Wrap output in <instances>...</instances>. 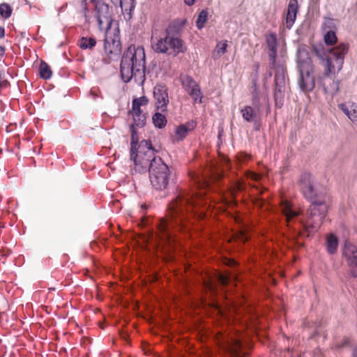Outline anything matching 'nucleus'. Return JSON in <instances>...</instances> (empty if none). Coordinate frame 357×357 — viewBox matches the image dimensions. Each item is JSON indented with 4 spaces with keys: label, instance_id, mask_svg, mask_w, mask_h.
I'll list each match as a JSON object with an SVG mask.
<instances>
[{
    "label": "nucleus",
    "instance_id": "16",
    "mask_svg": "<svg viewBox=\"0 0 357 357\" xmlns=\"http://www.w3.org/2000/svg\"><path fill=\"white\" fill-rule=\"evenodd\" d=\"M186 23V20H176L171 22L165 30V33L176 38H181V33Z\"/></svg>",
    "mask_w": 357,
    "mask_h": 357
},
{
    "label": "nucleus",
    "instance_id": "12",
    "mask_svg": "<svg viewBox=\"0 0 357 357\" xmlns=\"http://www.w3.org/2000/svg\"><path fill=\"white\" fill-rule=\"evenodd\" d=\"M342 255L349 266H357V248L349 241H345L342 247Z\"/></svg>",
    "mask_w": 357,
    "mask_h": 357
},
{
    "label": "nucleus",
    "instance_id": "44",
    "mask_svg": "<svg viewBox=\"0 0 357 357\" xmlns=\"http://www.w3.org/2000/svg\"><path fill=\"white\" fill-rule=\"evenodd\" d=\"M257 177H258V176H257V175L254 174H252V179H255H255H257Z\"/></svg>",
    "mask_w": 357,
    "mask_h": 357
},
{
    "label": "nucleus",
    "instance_id": "18",
    "mask_svg": "<svg viewBox=\"0 0 357 357\" xmlns=\"http://www.w3.org/2000/svg\"><path fill=\"white\" fill-rule=\"evenodd\" d=\"M243 119L249 123L253 122L256 116L260 113L252 106L247 105L241 109Z\"/></svg>",
    "mask_w": 357,
    "mask_h": 357
},
{
    "label": "nucleus",
    "instance_id": "3",
    "mask_svg": "<svg viewBox=\"0 0 357 357\" xmlns=\"http://www.w3.org/2000/svg\"><path fill=\"white\" fill-rule=\"evenodd\" d=\"M314 50L325 68L324 74L319 77L318 82L326 93L333 96L339 91V81L335 80L333 75L342 68L349 44L340 43L335 47H314Z\"/></svg>",
    "mask_w": 357,
    "mask_h": 357
},
{
    "label": "nucleus",
    "instance_id": "39",
    "mask_svg": "<svg viewBox=\"0 0 357 357\" xmlns=\"http://www.w3.org/2000/svg\"><path fill=\"white\" fill-rule=\"evenodd\" d=\"M8 84V82L7 80H3V81L0 80V89L2 87L6 86Z\"/></svg>",
    "mask_w": 357,
    "mask_h": 357
},
{
    "label": "nucleus",
    "instance_id": "28",
    "mask_svg": "<svg viewBox=\"0 0 357 357\" xmlns=\"http://www.w3.org/2000/svg\"><path fill=\"white\" fill-rule=\"evenodd\" d=\"M133 123L131 125H134V128H142L146 123V116L144 114H132Z\"/></svg>",
    "mask_w": 357,
    "mask_h": 357
},
{
    "label": "nucleus",
    "instance_id": "38",
    "mask_svg": "<svg viewBox=\"0 0 357 357\" xmlns=\"http://www.w3.org/2000/svg\"><path fill=\"white\" fill-rule=\"evenodd\" d=\"M5 36V29L3 27L0 26V38H3Z\"/></svg>",
    "mask_w": 357,
    "mask_h": 357
},
{
    "label": "nucleus",
    "instance_id": "2",
    "mask_svg": "<svg viewBox=\"0 0 357 357\" xmlns=\"http://www.w3.org/2000/svg\"><path fill=\"white\" fill-rule=\"evenodd\" d=\"M300 185L304 197L311 202L305 215L295 210L288 200L283 199L280 203L283 224L292 232V238L303 235L304 231L308 236L311 231L320 227L328 210L326 194L317 188L310 173L301 174Z\"/></svg>",
    "mask_w": 357,
    "mask_h": 357
},
{
    "label": "nucleus",
    "instance_id": "13",
    "mask_svg": "<svg viewBox=\"0 0 357 357\" xmlns=\"http://www.w3.org/2000/svg\"><path fill=\"white\" fill-rule=\"evenodd\" d=\"M104 49L107 54H119L121 51V44L119 36H107L105 39Z\"/></svg>",
    "mask_w": 357,
    "mask_h": 357
},
{
    "label": "nucleus",
    "instance_id": "24",
    "mask_svg": "<svg viewBox=\"0 0 357 357\" xmlns=\"http://www.w3.org/2000/svg\"><path fill=\"white\" fill-rule=\"evenodd\" d=\"M130 129L131 132L130 152H132L137 149L139 144V137L135 128H134V125H130Z\"/></svg>",
    "mask_w": 357,
    "mask_h": 357
},
{
    "label": "nucleus",
    "instance_id": "21",
    "mask_svg": "<svg viewBox=\"0 0 357 357\" xmlns=\"http://www.w3.org/2000/svg\"><path fill=\"white\" fill-rule=\"evenodd\" d=\"M114 4H119L122 10H129L131 13L135 8V0H111Z\"/></svg>",
    "mask_w": 357,
    "mask_h": 357
},
{
    "label": "nucleus",
    "instance_id": "45",
    "mask_svg": "<svg viewBox=\"0 0 357 357\" xmlns=\"http://www.w3.org/2000/svg\"><path fill=\"white\" fill-rule=\"evenodd\" d=\"M142 208L145 210L146 208V205L145 204H142Z\"/></svg>",
    "mask_w": 357,
    "mask_h": 357
},
{
    "label": "nucleus",
    "instance_id": "19",
    "mask_svg": "<svg viewBox=\"0 0 357 357\" xmlns=\"http://www.w3.org/2000/svg\"><path fill=\"white\" fill-rule=\"evenodd\" d=\"M338 246V238L336 236L331 234L328 236L326 241L327 252L330 255H334L337 252Z\"/></svg>",
    "mask_w": 357,
    "mask_h": 357
},
{
    "label": "nucleus",
    "instance_id": "6",
    "mask_svg": "<svg viewBox=\"0 0 357 357\" xmlns=\"http://www.w3.org/2000/svg\"><path fill=\"white\" fill-rule=\"evenodd\" d=\"M296 69L299 74L298 85L301 91H311L315 86V79L313 75L314 65L309 56L308 48L306 45H299L296 50Z\"/></svg>",
    "mask_w": 357,
    "mask_h": 357
},
{
    "label": "nucleus",
    "instance_id": "34",
    "mask_svg": "<svg viewBox=\"0 0 357 357\" xmlns=\"http://www.w3.org/2000/svg\"><path fill=\"white\" fill-rule=\"evenodd\" d=\"M203 285H204V289L206 291H210L211 293H215V285L213 282L212 280H204Z\"/></svg>",
    "mask_w": 357,
    "mask_h": 357
},
{
    "label": "nucleus",
    "instance_id": "47",
    "mask_svg": "<svg viewBox=\"0 0 357 357\" xmlns=\"http://www.w3.org/2000/svg\"><path fill=\"white\" fill-rule=\"evenodd\" d=\"M269 77H271L272 76V73H270L269 75H268Z\"/></svg>",
    "mask_w": 357,
    "mask_h": 357
},
{
    "label": "nucleus",
    "instance_id": "15",
    "mask_svg": "<svg viewBox=\"0 0 357 357\" xmlns=\"http://www.w3.org/2000/svg\"><path fill=\"white\" fill-rule=\"evenodd\" d=\"M298 12V3L297 0H289L286 17L285 25L287 29H291L293 26L296 19L297 13Z\"/></svg>",
    "mask_w": 357,
    "mask_h": 357
},
{
    "label": "nucleus",
    "instance_id": "35",
    "mask_svg": "<svg viewBox=\"0 0 357 357\" xmlns=\"http://www.w3.org/2000/svg\"><path fill=\"white\" fill-rule=\"evenodd\" d=\"M132 102H137L138 103V106L140 107L141 106L148 103V99L146 96H142L140 98H134Z\"/></svg>",
    "mask_w": 357,
    "mask_h": 357
},
{
    "label": "nucleus",
    "instance_id": "10",
    "mask_svg": "<svg viewBox=\"0 0 357 357\" xmlns=\"http://www.w3.org/2000/svg\"><path fill=\"white\" fill-rule=\"evenodd\" d=\"M252 107L259 113L264 107H266L267 113L270 112L269 100L268 96L259 90L256 82H253L251 91Z\"/></svg>",
    "mask_w": 357,
    "mask_h": 357
},
{
    "label": "nucleus",
    "instance_id": "11",
    "mask_svg": "<svg viewBox=\"0 0 357 357\" xmlns=\"http://www.w3.org/2000/svg\"><path fill=\"white\" fill-rule=\"evenodd\" d=\"M153 97L155 100V107L162 112L166 110L169 102L167 87L163 84H158L153 89Z\"/></svg>",
    "mask_w": 357,
    "mask_h": 357
},
{
    "label": "nucleus",
    "instance_id": "22",
    "mask_svg": "<svg viewBox=\"0 0 357 357\" xmlns=\"http://www.w3.org/2000/svg\"><path fill=\"white\" fill-rule=\"evenodd\" d=\"M153 123L155 127L162 129L167 124V119L165 115L160 112H155L152 117Z\"/></svg>",
    "mask_w": 357,
    "mask_h": 357
},
{
    "label": "nucleus",
    "instance_id": "14",
    "mask_svg": "<svg viewBox=\"0 0 357 357\" xmlns=\"http://www.w3.org/2000/svg\"><path fill=\"white\" fill-rule=\"evenodd\" d=\"M97 20L101 27L104 24L109 25L112 22L109 6L105 3H98L96 6Z\"/></svg>",
    "mask_w": 357,
    "mask_h": 357
},
{
    "label": "nucleus",
    "instance_id": "26",
    "mask_svg": "<svg viewBox=\"0 0 357 357\" xmlns=\"http://www.w3.org/2000/svg\"><path fill=\"white\" fill-rule=\"evenodd\" d=\"M208 20V12L202 10L198 15L196 20V26L198 29H202Z\"/></svg>",
    "mask_w": 357,
    "mask_h": 357
},
{
    "label": "nucleus",
    "instance_id": "43",
    "mask_svg": "<svg viewBox=\"0 0 357 357\" xmlns=\"http://www.w3.org/2000/svg\"><path fill=\"white\" fill-rule=\"evenodd\" d=\"M5 53V47L0 46V55H3Z\"/></svg>",
    "mask_w": 357,
    "mask_h": 357
},
{
    "label": "nucleus",
    "instance_id": "25",
    "mask_svg": "<svg viewBox=\"0 0 357 357\" xmlns=\"http://www.w3.org/2000/svg\"><path fill=\"white\" fill-rule=\"evenodd\" d=\"M338 107L351 121L354 122L357 121V112L355 109L349 110L344 103L340 104Z\"/></svg>",
    "mask_w": 357,
    "mask_h": 357
},
{
    "label": "nucleus",
    "instance_id": "8",
    "mask_svg": "<svg viewBox=\"0 0 357 357\" xmlns=\"http://www.w3.org/2000/svg\"><path fill=\"white\" fill-rule=\"evenodd\" d=\"M151 47L156 53L172 56L183 54L187 50L185 42L181 38L168 36L165 33L164 36L159 39L151 38Z\"/></svg>",
    "mask_w": 357,
    "mask_h": 357
},
{
    "label": "nucleus",
    "instance_id": "40",
    "mask_svg": "<svg viewBox=\"0 0 357 357\" xmlns=\"http://www.w3.org/2000/svg\"><path fill=\"white\" fill-rule=\"evenodd\" d=\"M184 2L188 6H192L195 3V0H184Z\"/></svg>",
    "mask_w": 357,
    "mask_h": 357
},
{
    "label": "nucleus",
    "instance_id": "46",
    "mask_svg": "<svg viewBox=\"0 0 357 357\" xmlns=\"http://www.w3.org/2000/svg\"><path fill=\"white\" fill-rule=\"evenodd\" d=\"M1 77H2V73H0V79H1Z\"/></svg>",
    "mask_w": 357,
    "mask_h": 357
},
{
    "label": "nucleus",
    "instance_id": "31",
    "mask_svg": "<svg viewBox=\"0 0 357 357\" xmlns=\"http://www.w3.org/2000/svg\"><path fill=\"white\" fill-rule=\"evenodd\" d=\"M245 185L243 183V181L238 180L234 184V186H233V188H232V189L231 190V194L234 197V194L236 192L243 191V190H245Z\"/></svg>",
    "mask_w": 357,
    "mask_h": 357
},
{
    "label": "nucleus",
    "instance_id": "41",
    "mask_svg": "<svg viewBox=\"0 0 357 357\" xmlns=\"http://www.w3.org/2000/svg\"><path fill=\"white\" fill-rule=\"evenodd\" d=\"M352 357H357V347L353 349Z\"/></svg>",
    "mask_w": 357,
    "mask_h": 357
},
{
    "label": "nucleus",
    "instance_id": "29",
    "mask_svg": "<svg viewBox=\"0 0 357 357\" xmlns=\"http://www.w3.org/2000/svg\"><path fill=\"white\" fill-rule=\"evenodd\" d=\"M12 8L10 6L6 3H3L0 4V15L5 18L8 19L11 16L12 14Z\"/></svg>",
    "mask_w": 357,
    "mask_h": 357
},
{
    "label": "nucleus",
    "instance_id": "23",
    "mask_svg": "<svg viewBox=\"0 0 357 357\" xmlns=\"http://www.w3.org/2000/svg\"><path fill=\"white\" fill-rule=\"evenodd\" d=\"M40 77L44 79L51 78L52 73L49 65L45 61H41L39 66Z\"/></svg>",
    "mask_w": 357,
    "mask_h": 357
},
{
    "label": "nucleus",
    "instance_id": "36",
    "mask_svg": "<svg viewBox=\"0 0 357 357\" xmlns=\"http://www.w3.org/2000/svg\"><path fill=\"white\" fill-rule=\"evenodd\" d=\"M132 114H142V110L140 107L138 106V103L137 102H132Z\"/></svg>",
    "mask_w": 357,
    "mask_h": 357
},
{
    "label": "nucleus",
    "instance_id": "5",
    "mask_svg": "<svg viewBox=\"0 0 357 357\" xmlns=\"http://www.w3.org/2000/svg\"><path fill=\"white\" fill-rule=\"evenodd\" d=\"M266 43L268 50L269 66L275 70L274 99L275 106L280 108L283 105L286 90L287 70L283 61L277 60L278 39L274 33L266 36Z\"/></svg>",
    "mask_w": 357,
    "mask_h": 357
},
{
    "label": "nucleus",
    "instance_id": "1",
    "mask_svg": "<svg viewBox=\"0 0 357 357\" xmlns=\"http://www.w3.org/2000/svg\"><path fill=\"white\" fill-rule=\"evenodd\" d=\"M222 175L216 172L210 179L206 177L197 181L199 192H180L169 205V218H162L157 225V231H149L146 238L148 245L156 251L170 254L177 242V231L188 233L191 230L192 218L204 219L206 216L208 202L206 192L213 186L212 181H218Z\"/></svg>",
    "mask_w": 357,
    "mask_h": 357
},
{
    "label": "nucleus",
    "instance_id": "9",
    "mask_svg": "<svg viewBox=\"0 0 357 357\" xmlns=\"http://www.w3.org/2000/svg\"><path fill=\"white\" fill-rule=\"evenodd\" d=\"M154 162L152 168L148 172L149 179L153 188L157 190H165L170 181L171 173L169 167L162 160Z\"/></svg>",
    "mask_w": 357,
    "mask_h": 357
},
{
    "label": "nucleus",
    "instance_id": "33",
    "mask_svg": "<svg viewBox=\"0 0 357 357\" xmlns=\"http://www.w3.org/2000/svg\"><path fill=\"white\" fill-rule=\"evenodd\" d=\"M227 41L219 43L216 46V51L219 55H223L227 52Z\"/></svg>",
    "mask_w": 357,
    "mask_h": 357
},
{
    "label": "nucleus",
    "instance_id": "4",
    "mask_svg": "<svg viewBox=\"0 0 357 357\" xmlns=\"http://www.w3.org/2000/svg\"><path fill=\"white\" fill-rule=\"evenodd\" d=\"M146 56L142 46L130 45L123 52L121 63L120 73L125 83L134 79L135 82L142 86L146 79Z\"/></svg>",
    "mask_w": 357,
    "mask_h": 357
},
{
    "label": "nucleus",
    "instance_id": "27",
    "mask_svg": "<svg viewBox=\"0 0 357 357\" xmlns=\"http://www.w3.org/2000/svg\"><path fill=\"white\" fill-rule=\"evenodd\" d=\"M324 42L327 45H335L337 41L336 33L334 31L329 30L326 31L324 37Z\"/></svg>",
    "mask_w": 357,
    "mask_h": 357
},
{
    "label": "nucleus",
    "instance_id": "7",
    "mask_svg": "<svg viewBox=\"0 0 357 357\" xmlns=\"http://www.w3.org/2000/svg\"><path fill=\"white\" fill-rule=\"evenodd\" d=\"M155 151L149 141L142 140L137 149L130 152V160L134 162L133 171L139 174L148 172L152 168L154 162L162 160L161 158L155 156Z\"/></svg>",
    "mask_w": 357,
    "mask_h": 357
},
{
    "label": "nucleus",
    "instance_id": "20",
    "mask_svg": "<svg viewBox=\"0 0 357 357\" xmlns=\"http://www.w3.org/2000/svg\"><path fill=\"white\" fill-rule=\"evenodd\" d=\"M96 43L95 38L83 36L79 39L78 45L82 50H92Z\"/></svg>",
    "mask_w": 357,
    "mask_h": 357
},
{
    "label": "nucleus",
    "instance_id": "37",
    "mask_svg": "<svg viewBox=\"0 0 357 357\" xmlns=\"http://www.w3.org/2000/svg\"><path fill=\"white\" fill-rule=\"evenodd\" d=\"M351 268L350 274L351 277L356 278L357 277V266H349Z\"/></svg>",
    "mask_w": 357,
    "mask_h": 357
},
{
    "label": "nucleus",
    "instance_id": "30",
    "mask_svg": "<svg viewBox=\"0 0 357 357\" xmlns=\"http://www.w3.org/2000/svg\"><path fill=\"white\" fill-rule=\"evenodd\" d=\"M189 130L190 128L187 126V125L181 124L176 128V134L178 135L179 139L182 140L186 137Z\"/></svg>",
    "mask_w": 357,
    "mask_h": 357
},
{
    "label": "nucleus",
    "instance_id": "17",
    "mask_svg": "<svg viewBox=\"0 0 357 357\" xmlns=\"http://www.w3.org/2000/svg\"><path fill=\"white\" fill-rule=\"evenodd\" d=\"M181 83L188 94L200 89L197 82L189 75L184 76L181 79Z\"/></svg>",
    "mask_w": 357,
    "mask_h": 357
},
{
    "label": "nucleus",
    "instance_id": "32",
    "mask_svg": "<svg viewBox=\"0 0 357 357\" xmlns=\"http://www.w3.org/2000/svg\"><path fill=\"white\" fill-rule=\"evenodd\" d=\"M189 96L194 100L195 102H202L203 95L201 91V89H199V90H197L194 92L190 93Z\"/></svg>",
    "mask_w": 357,
    "mask_h": 357
},
{
    "label": "nucleus",
    "instance_id": "42",
    "mask_svg": "<svg viewBox=\"0 0 357 357\" xmlns=\"http://www.w3.org/2000/svg\"><path fill=\"white\" fill-rule=\"evenodd\" d=\"M241 347V343L239 341H236L234 348H240Z\"/></svg>",
    "mask_w": 357,
    "mask_h": 357
}]
</instances>
